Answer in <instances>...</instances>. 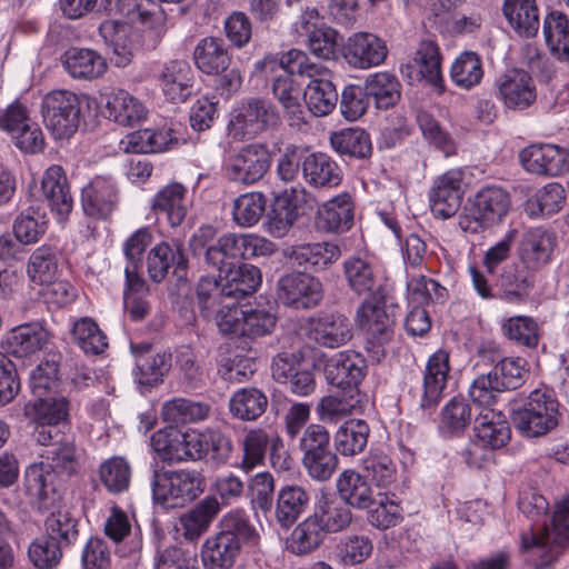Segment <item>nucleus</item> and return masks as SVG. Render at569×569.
Masks as SVG:
<instances>
[{
  "mask_svg": "<svg viewBox=\"0 0 569 569\" xmlns=\"http://www.w3.org/2000/svg\"><path fill=\"white\" fill-rule=\"evenodd\" d=\"M80 451L73 441L63 439L44 450V461L24 471L26 493L37 508L56 507L63 499L61 481L71 478L80 468Z\"/></svg>",
  "mask_w": 569,
  "mask_h": 569,
  "instance_id": "nucleus-1",
  "label": "nucleus"
},
{
  "mask_svg": "<svg viewBox=\"0 0 569 569\" xmlns=\"http://www.w3.org/2000/svg\"><path fill=\"white\" fill-rule=\"evenodd\" d=\"M520 511L535 522L543 519L542 525L535 528L531 533L521 536L522 546L526 549H539L546 561L556 559L569 545V496L556 505L550 525H547L549 505L543 496L526 490L520 493L518 502Z\"/></svg>",
  "mask_w": 569,
  "mask_h": 569,
  "instance_id": "nucleus-2",
  "label": "nucleus"
},
{
  "mask_svg": "<svg viewBox=\"0 0 569 569\" xmlns=\"http://www.w3.org/2000/svg\"><path fill=\"white\" fill-rule=\"evenodd\" d=\"M279 68L281 72L273 79L272 93L281 103L290 126L299 127L303 123L301 88L292 77L299 74L312 78L320 74L321 66L311 62L306 52L291 49L281 57Z\"/></svg>",
  "mask_w": 569,
  "mask_h": 569,
  "instance_id": "nucleus-3",
  "label": "nucleus"
},
{
  "mask_svg": "<svg viewBox=\"0 0 569 569\" xmlns=\"http://www.w3.org/2000/svg\"><path fill=\"white\" fill-rule=\"evenodd\" d=\"M273 251L274 244L263 237L229 232L218 237L214 247H209L203 261L209 269L221 274L229 268L237 267L241 260L268 257Z\"/></svg>",
  "mask_w": 569,
  "mask_h": 569,
  "instance_id": "nucleus-4",
  "label": "nucleus"
},
{
  "mask_svg": "<svg viewBox=\"0 0 569 569\" xmlns=\"http://www.w3.org/2000/svg\"><path fill=\"white\" fill-rule=\"evenodd\" d=\"M150 486L154 502L164 508H182L204 490V481L196 470H164L156 466Z\"/></svg>",
  "mask_w": 569,
  "mask_h": 569,
  "instance_id": "nucleus-5",
  "label": "nucleus"
},
{
  "mask_svg": "<svg viewBox=\"0 0 569 569\" xmlns=\"http://www.w3.org/2000/svg\"><path fill=\"white\" fill-rule=\"evenodd\" d=\"M511 204L510 194L498 186H486L469 198L458 218V226L465 232L478 233L501 222Z\"/></svg>",
  "mask_w": 569,
  "mask_h": 569,
  "instance_id": "nucleus-6",
  "label": "nucleus"
},
{
  "mask_svg": "<svg viewBox=\"0 0 569 569\" xmlns=\"http://www.w3.org/2000/svg\"><path fill=\"white\" fill-rule=\"evenodd\" d=\"M559 402L548 390L530 392L522 407L512 411L515 428L528 438H538L553 430L560 418Z\"/></svg>",
  "mask_w": 569,
  "mask_h": 569,
  "instance_id": "nucleus-7",
  "label": "nucleus"
},
{
  "mask_svg": "<svg viewBox=\"0 0 569 569\" xmlns=\"http://www.w3.org/2000/svg\"><path fill=\"white\" fill-rule=\"evenodd\" d=\"M299 449L303 453L302 465L311 479L327 481L331 478L338 467V457L331 450L326 427L309 425L299 440Z\"/></svg>",
  "mask_w": 569,
  "mask_h": 569,
  "instance_id": "nucleus-8",
  "label": "nucleus"
},
{
  "mask_svg": "<svg viewBox=\"0 0 569 569\" xmlns=\"http://www.w3.org/2000/svg\"><path fill=\"white\" fill-rule=\"evenodd\" d=\"M357 321L365 333V348L373 362H380L386 357V345L393 338V317L390 316L382 302L366 301L357 311Z\"/></svg>",
  "mask_w": 569,
  "mask_h": 569,
  "instance_id": "nucleus-9",
  "label": "nucleus"
},
{
  "mask_svg": "<svg viewBox=\"0 0 569 569\" xmlns=\"http://www.w3.org/2000/svg\"><path fill=\"white\" fill-rule=\"evenodd\" d=\"M80 111L79 97L69 90H53L42 99L43 122L58 139L70 138L77 131Z\"/></svg>",
  "mask_w": 569,
  "mask_h": 569,
  "instance_id": "nucleus-10",
  "label": "nucleus"
},
{
  "mask_svg": "<svg viewBox=\"0 0 569 569\" xmlns=\"http://www.w3.org/2000/svg\"><path fill=\"white\" fill-rule=\"evenodd\" d=\"M277 298L298 310L315 308L323 298L322 283L307 272L287 273L278 280Z\"/></svg>",
  "mask_w": 569,
  "mask_h": 569,
  "instance_id": "nucleus-11",
  "label": "nucleus"
},
{
  "mask_svg": "<svg viewBox=\"0 0 569 569\" xmlns=\"http://www.w3.org/2000/svg\"><path fill=\"white\" fill-rule=\"evenodd\" d=\"M270 164L268 148L261 143H250L229 158L226 171L233 182L253 184L263 178Z\"/></svg>",
  "mask_w": 569,
  "mask_h": 569,
  "instance_id": "nucleus-12",
  "label": "nucleus"
},
{
  "mask_svg": "<svg viewBox=\"0 0 569 569\" xmlns=\"http://www.w3.org/2000/svg\"><path fill=\"white\" fill-rule=\"evenodd\" d=\"M278 121L279 114L269 100L250 98L241 103L228 128L234 131V137H253L274 127Z\"/></svg>",
  "mask_w": 569,
  "mask_h": 569,
  "instance_id": "nucleus-13",
  "label": "nucleus"
},
{
  "mask_svg": "<svg viewBox=\"0 0 569 569\" xmlns=\"http://www.w3.org/2000/svg\"><path fill=\"white\" fill-rule=\"evenodd\" d=\"M323 373L327 382L336 389L360 392L359 385L367 375V361L356 351H340L326 360Z\"/></svg>",
  "mask_w": 569,
  "mask_h": 569,
  "instance_id": "nucleus-14",
  "label": "nucleus"
},
{
  "mask_svg": "<svg viewBox=\"0 0 569 569\" xmlns=\"http://www.w3.org/2000/svg\"><path fill=\"white\" fill-rule=\"evenodd\" d=\"M177 284L188 281V258L180 243L161 241L150 249L147 256V272L149 278L159 283L166 279L169 271Z\"/></svg>",
  "mask_w": 569,
  "mask_h": 569,
  "instance_id": "nucleus-15",
  "label": "nucleus"
},
{
  "mask_svg": "<svg viewBox=\"0 0 569 569\" xmlns=\"http://www.w3.org/2000/svg\"><path fill=\"white\" fill-rule=\"evenodd\" d=\"M99 33L111 48L118 68L128 67L141 49V36L130 23L108 20L100 24Z\"/></svg>",
  "mask_w": 569,
  "mask_h": 569,
  "instance_id": "nucleus-16",
  "label": "nucleus"
},
{
  "mask_svg": "<svg viewBox=\"0 0 569 569\" xmlns=\"http://www.w3.org/2000/svg\"><path fill=\"white\" fill-rule=\"evenodd\" d=\"M523 168L535 174L557 177L569 171V151L549 143L532 144L520 152Z\"/></svg>",
  "mask_w": 569,
  "mask_h": 569,
  "instance_id": "nucleus-17",
  "label": "nucleus"
},
{
  "mask_svg": "<svg viewBox=\"0 0 569 569\" xmlns=\"http://www.w3.org/2000/svg\"><path fill=\"white\" fill-rule=\"evenodd\" d=\"M388 54L386 42L370 32H357L348 38L342 48L345 61L356 69H369L381 64Z\"/></svg>",
  "mask_w": 569,
  "mask_h": 569,
  "instance_id": "nucleus-18",
  "label": "nucleus"
},
{
  "mask_svg": "<svg viewBox=\"0 0 569 569\" xmlns=\"http://www.w3.org/2000/svg\"><path fill=\"white\" fill-rule=\"evenodd\" d=\"M462 173L448 171L435 180L429 194L430 208L435 217L448 219L456 214L462 201Z\"/></svg>",
  "mask_w": 569,
  "mask_h": 569,
  "instance_id": "nucleus-19",
  "label": "nucleus"
},
{
  "mask_svg": "<svg viewBox=\"0 0 569 569\" xmlns=\"http://www.w3.org/2000/svg\"><path fill=\"white\" fill-rule=\"evenodd\" d=\"M499 98L508 109L525 110L537 99L532 77L522 69H512L498 80Z\"/></svg>",
  "mask_w": 569,
  "mask_h": 569,
  "instance_id": "nucleus-20",
  "label": "nucleus"
},
{
  "mask_svg": "<svg viewBox=\"0 0 569 569\" xmlns=\"http://www.w3.org/2000/svg\"><path fill=\"white\" fill-rule=\"evenodd\" d=\"M450 356L445 349L437 350L427 361L420 408L431 410L440 402L450 371Z\"/></svg>",
  "mask_w": 569,
  "mask_h": 569,
  "instance_id": "nucleus-21",
  "label": "nucleus"
},
{
  "mask_svg": "<svg viewBox=\"0 0 569 569\" xmlns=\"http://www.w3.org/2000/svg\"><path fill=\"white\" fill-rule=\"evenodd\" d=\"M309 337L321 347L336 349L353 337V325L342 313H329L310 319Z\"/></svg>",
  "mask_w": 569,
  "mask_h": 569,
  "instance_id": "nucleus-22",
  "label": "nucleus"
},
{
  "mask_svg": "<svg viewBox=\"0 0 569 569\" xmlns=\"http://www.w3.org/2000/svg\"><path fill=\"white\" fill-rule=\"evenodd\" d=\"M287 256L303 272H320L336 263L341 257L340 247L332 242H313L292 246Z\"/></svg>",
  "mask_w": 569,
  "mask_h": 569,
  "instance_id": "nucleus-23",
  "label": "nucleus"
},
{
  "mask_svg": "<svg viewBox=\"0 0 569 569\" xmlns=\"http://www.w3.org/2000/svg\"><path fill=\"white\" fill-rule=\"evenodd\" d=\"M107 118L124 126L133 127L147 116V109L136 97L123 89H112L100 94Z\"/></svg>",
  "mask_w": 569,
  "mask_h": 569,
  "instance_id": "nucleus-24",
  "label": "nucleus"
},
{
  "mask_svg": "<svg viewBox=\"0 0 569 569\" xmlns=\"http://www.w3.org/2000/svg\"><path fill=\"white\" fill-rule=\"evenodd\" d=\"M309 506L310 493L302 486H282L276 493L272 509L274 520L282 529H289L308 510Z\"/></svg>",
  "mask_w": 569,
  "mask_h": 569,
  "instance_id": "nucleus-25",
  "label": "nucleus"
},
{
  "mask_svg": "<svg viewBox=\"0 0 569 569\" xmlns=\"http://www.w3.org/2000/svg\"><path fill=\"white\" fill-rule=\"evenodd\" d=\"M556 247V236L542 228H533L523 233L518 256L522 263L539 270L551 260Z\"/></svg>",
  "mask_w": 569,
  "mask_h": 569,
  "instance_id": "nucleus-26",
  "label": "nucleus"
},
{
  "mask_svg": "<svg viewBox=\"0 0 569 569\" xmlns=\"http://www.w3.org/2000/svg\"><path fill=\"white\" fill-rule=\"evenodd\" d=\"M61 63L72 78L89 81L102 77L108 68L106 59L96 50L77 47L61 56Z\"/></svg>",
  "mask_w": 569,
  "mask_h": 569,
  "instance_id": "nucleus-27",
  "label": "nucleus"
},
{
  "mask_svg": "<svg viewBox=\"0 0 569 569\" xmlns=\"http://www.w3.org/2000/svg\"><path fill=\"white\" fill-rule=\"evenodd\" d=\"M159 80L164 96L173 103L184 102L192 94L193 72L187 61L164 63Z\"/></svg>",
  "mask_w": 569,
  "mask_h": 569,
  "instance_id": "nucleus-28",
  "label": "nucleus"
},
{
  "mask_svg": "<svg viewBox=\"0 0 569 569\" xmlns=\"http://www.w3.org/2000/svg\"><path fill=\"white\" fill-rule=\"evenodd\" d=\"M355 206L349 193H341L322 203L317 211V227L326 232H343L353 224Z\"/></svg>",
  "mask_w": 569,
  "mask_h": 569,
  "instance_id": "nucleus-29",
  "label": "nucleus"
},
{
  "mask_svg": "<svg viewBox=\"0 0 569 569\" xmlns=\"http://www.w3.org/2000/svg\"><path fill=\"white\" fill-rule=\"evenodd\" d=\"M41 189L51 211L64 219L73 207L64 170L60 166L49 167L42 178Z\"/></svg>",
  "mask_w": 569,
  "mask_h": 569,
  "instance_id": "nucleus-30",
  "label": "nucleus"
},
{
  "mask_svg": "<svg viewBox=\"0 0 569 569\" xmlns=\"http://www.w3.org/2000/svg\"><path fill=\"white\" fill-rule=\"evenodd\" d=\"M117 202L114 184L102 177H97L81 192V203L87 216L107 218Z\"/></svg>",
  "mask_w": 569,
  "mask_h": 569,
  "instance_id": "nucleus-31",
  "label": "nucleus"
},
{
  "mask_svg": "<svg viewBox=\"0 0 569 569\" xmlns=\"http://www.w3.org/2000/svg\"><path fill=\"white\" fill-rule=\"evenodd\" d=\"M502 13L519 37L532 38L538 33L540 19L536 0H503Z\"/></svg>",
  "mask_w": 569,
  "mask_h": 569,
  "instance_id": "nucleus-32",
  "label": "nucleus"
},
{
  "mask_svg": "<svg viewBox=\"0 0 569 569\" xmlns=\"http://www.w3.org/2000/svg\"><path fill=\"white\" fill-rule=\"evenodd\" d=\"M213 533L209 536L200 550L203 569H232L241 555L242 548L236 542Z\"/></svg>",
  "mask_w": 569,
  "mask_h": 569,
  "instance_id": "nucleus-33",
  "label": "nucleus"
},
{
  "mask_svg": "<svg viewBox=\"0 0 569 569\" xmlns=\"http://www.w3.org/2000/svg\"><path fill=\"white\" fill-rule=\"evenodd\" d=\"M305 180L313 187H337L342 180V171L327 153L317 152L305 157L301 162Z\"/></svg>",
  "mask_w": 569,
  "mask_h": 569,
  "instance_id": "nucleus-34",
  "label": "nucleus"
},
{
  "mask_svg": "<svg viewBox=\"0 0 569 569\" xmlns=\"http://www.w3.org/2000/svg\"><path fill=\"white\" fill-rule=\"evenodd\" d=\"M337 490L340 500L349 508L367 509L376 502L373 490L367 478L351 469L340 473L337 479Z\"/></svg>",
  "mask_w": 569,
  "mask_h": 569,
  "instance_id": "nucleus-35",
  "label": "nucleus"
},
{
  "mask_svg": "<svg viewBox=\"0 0 569 569\" xmlns=\"http://www.w3.org/2000/svg\"><path fill=\"white\" fill-rule=\"evenodd\" d=\"M196 298L201 316L209 321L233 300L224 284L212 276H202L199 279Z\"/></svg>",
  "mask_w": 569,
  "mask_h": 569,
  "instance_id": "nucleus-36",
  "label": "nucleus"
},
{
  "mask_svg": "<svg viewBox=\"0 0 569 569\" xmlns=\"http://www.w3.org/2000/svg\"><path fill=\"white\" fill-rule=\"evenodd\" d=\"M48 338L47 330L40 323H24L12 329L7 337V351L17 358H24L40 351Z\"/></svg>",
  "mask_w": 569,
  "mask_h": 569,
  "instance_id": "nucleus-37",
  "label": "nucleus"
},
{
  "mask_svg": "<svg viewBox=\"0 0 569 569\" xmlns=\"http://www.w3.org/2000/svg\"><path fill=\"white\" fill-rule=\"evenodd\" d=\"M312 516L318 520L327 535L347 530L353 520L351 509L346 502L327 496L317 502Z\"/></svg>",
  "mask_w": 569,
  "mask_h": 569,
  "instance_id": "nucleus-38",
  "label": "nucleus"
},
{
  "mask_svg": "<svg viewBox=\"0 0 569 569\" xmlns=\"http://www.w3.org/2000/svg\"><path fill=\"white\" fill-rule=\"evenodd\" d=\"M361 392L336 389L333 393L320 399L316 410L321 421L332 423L361 410Z\"/></svg>",
  "mask_w": 569,
  "mask_h": 569,
  "instance_id": "nucleus-39",
  "label": "nucleus"
},
{
  "mask_svg": "<svg viewBox=\"0 0 569 569\" xmlns=\"http://www.w3.org/2000/svg\"><path fill=\"white\" fill-rule=\"evenodd\" d=\"M475 432L482 447L500 449L511 438V429L493 410L480 411L475 418Z\"/></svg>",
  "mask_w": 569,
  "mask_h": 569,
  "instance_id": "nucleus-40",
  "label": "nucleus"
},
{
  "mask_svg": "<svg viewBox=\"0 0 569 569\" xmlns=\"http://www.w3.org/2000/svg\"><path fill=\"white\" fill-rule=\"evenodd\" d=\"M187 189L178 182L162 188L153 198L152 208L156 212L167 216L172 227L180 226L188 212Z\"/></svg>",
  "mask_w": 569,
  "mask_h": 569,
  "instance_id": "nucleus-41",
  "label": "nucleus"
},
{
  "mask_svg": "<svg viewBox=\"0 0 569 569\" xmlns=\"http://www.w3.org/2000/svg\"><path fill=\"white\" fill-rule=\"evenodd\" d=\"M220 510L214 497H207L196 508L180 517L182 537L190 542L197 541L208 529Z\"/></svg>",
  "mask_w": 569,
  "mask_h": 569,
  "instance_id": "nucleus-42",
  "label": "nucleus"
},
{
  "mask_svg": "<svg viewBox=\"0 0 569 569\" xmlns=\"http://www.w3.org/2000/svg\"><path fill=\"white\" fill-rule=\"evenodd\" d=\"M193 60L197 68L207 74L218 73L231 63L223 39L217 37L201 39L194 48Z\"/></svg>",
  "mask_w": 569,
  "mask_h": 569,
  "instance_id": "nucleus-43",
  "label": "nucleus"
},
{
  "mask_svg": "<svg viewBox=\"0 0 569 569\" xmlns=\"http://www.w3.org/2000/svg\"><path fill=\"white\" fill-rule=\"evenodd\" d=\"M62 501L52 508H38L48 511L49 516L44 521L46 535L57 541L63 548L76 543L79 537L78 520L62 508Z\"/></svg>",
  "mask_w": 569,
  "mask_h": 569,
  "instance_id": "nucleus-44",
  "label": "nucleus"
},
{
  "mask_svg": "<svg viewBox=\"0 0 569 569\" xmlns=\"http://www.w3.org/2000/svg\"><path fill=\"white\" fill-rule=\"evenodd\" d=\"M219 279L224 280L223 284L233 300H239L258 289L261 283V272L252 264L238 262L237 267H231L219 274Z\"/></svg>",
  "mask_w": 569,
  "mask_h": 569,
  "instance_id": "nucleus-45",
  "label": "nucleus"
},
{
  "mask_svg": "<svg viewBox=\"0 0 569 569\" xmlns=\"http://www.w3.org/2000/svg\"><path fill=\"white\" fill-rule=\"evenodd\" d=\"M542 32L551 53L569 61V18L561 11H550L543 19Z\"/></svg>",
  "mask_w": 569,
  "mask_h": 569,
  "instance_id": "nucleus-46",
  "label": "nucleus"
},
{
  "mask_svg": "<svg viewBox=\"0 0 569 569\" xmlns=\"http://www.w3.org/2000/svg\"><path fill=\"white\" fill-rule=\"evenodd\" d=\"M210 413V403L184 398H176L164 402L161 410L163 420L177 426L203 421Z\"/></svg>",
  "mask_w": 569,
  "mask_h": 569,
  "instance_id": "nucleus-47",
  "label": "nucleus"
},
{
  "mask_svg": "<svg viewBox=\"0 0 569 569\" xmlns=\"http://www.w3.org/2000/svg\"><path fill=\"white\" fill-rule=\"evenodd\" d=\"M267 396L258 388H242L229 399L231 416L241 421H256L268 408Z\"/></svg>",
  "mask_w": 569,
  "mask_h": 569,
  "instance_id": "nucleus-48",
  "label": "nucleus"
},
{
  "mask_svg": "<svg viewBox=\"0 0 569 569\" xmlns=\"http://www.w3.org/2000/svg\"><path fill=\"white\" fill-rule=\"evenodd\" d=\"M369 433L370 428L365 420L350 419L335 433V448L345 457L357 456L366 449Z\"/></svg>",
  "mask_w": 569,
  "mask_h": 569,
  "instance_id": "nucleus-49",
  "label": "nucleus"
},
{
  "mask_svg": "<svg viewBox=\"0 0 569 569\" xmlns=\"http://www.w3.org/2000/svg\"><path fill=\"white\" fill-rule=\"evenodd\" d=\"M413 62L419 76L441 93L445 84L439 47L431 40L421 41L415 52Z\"/></svg>",
  "mask_w": 569,
  "mask_h": 569,
  "instance_id": "nucleus-50",
  "label": "nucleus"
},
{
  "mask_svg": "<svg viewBox=\"0 0 569 569\" xmlns=\"http://www.w3.org/2000/svg\"><path fill=\"white\" fill-rule=\"evenodd\" d=\"M326 536L318 520L310 515L292 530L287 549L297 556L309 555L323 543Z\"/></svg>",
  "mask_w": 569,
  "mask_h": 569,
  "instance_id": "nucleus-51",
  "label": "nucleus"
},
{
  "mask_svg": "<svg viewBox=\"0 0 569 569\" xmlns=\"http://www.w3.org/2000/svg\"><path fill=\"white\" fill-rule=\"evenodd\" d=\"M149 288L140 274H133L126 270V286L123 290V308L133 321L143 320L150 312V303L147 300Z\"/></svg>",
  "mask_w": 569,
  "mask_h": 569,
  "instance_id": "nucleus-52",
  "label": "nucleus"
},
{
  "mask_svg": "<svg viewBox=\"0 0 569 569\" xmlns=\"http://www.w3.org/2000/svg\"><path fill=\"white\" fill-rule=\"evenodd\" d=\"M536 271L521 261L507 266L499 278V284L503 289L502 298L511 302L523 297L533 286Z\"/></svg>",
  "mask_w": 569,
  "mask_h": 569,
  "instance_id": "nucleus-53",
  "label": "nucleus"
},
{
  "mask_svg": "<svg viewBox=\"0 0 569 569\" xmlns=\"http://www.w3.org/2000/svg\"><path fill=\"white\" fill-rule=\"evenodd\" d=\"M303 98L308 110L313 116L325 117L337 107L339 94L330 80L313 79L308 83Z\"/></svg>",
  "mask_w": 569,
  "mask_h": 569,
  "instance_id": "nucleus-54",
  "label": "nucleus"
},
{
  "mask_svg": "<svg viewBox=\"0 0 569 569\" xmlns=\"http://www.w3.org/2000/svg\"><path fill=\"white\" fill-rule=\"evenodd\" d=\"M59 252L52 246L37 248L29 258L27 273L38 284L50 283L59 273Z\"/></svg>",
  "mask_w": 569,
  "mask_h": 569,
  "instance_id": "nucleus-55",
  "label": "nucleus"
},
{
  "mask_svg": "<svg viewBox=\"0 0 569 569\" xmlns=\"http://www.w3.org/2000/svg\"><path fill=\"white\" fill-rule=\"evenodd\" d=\"M24 413L40 425L56 426L67 419L69 402L64 397L37 398V400H28Z\"/></svg>",
  "mask_w": 569,
  "mask_h": 569,
  "instance_id": "nucleus-56",
  "label": "nucleus"
},
{
  "mask_svg": "<svg viewBox=\"0 0 569 569\" xmlns=\"http://www.w3.org/2000/svg\"><path fill=\"white\" fill-rule=\"evenodd\" d=\"M330 143L338 153L358 159L369 158L372 153L370 137L360 128H348L333 132Z\"/></svg>",
  "mask_w": 569,
  "mask_h": 569,
  "instance_id": "nucleus-57",
  "label": "nucleus"
},
{
  "mask_svg": "<svg viewBox=\"0 0 569 569\" xmlns=\"http://www.w3.org/2000/svg\"><path fill=\"white\" fill-rule=\"evenodd\" d=\"M366 88L369 99L373 100L378 109L387 110L400 100V82L396 76L388 72H378L368 77Z\"/></svg>",
  "mask_w": 569,
  "mask_h": 569,
  "instance_id": "nucleus-58",
  "label": "nucleus"
},
{
  "mask_svg": "<svg viewBox=\"0 0 569 569\" xmlns=\"http://www.w3.org/2000/svg\"><path fill=\"white\" fill-rule=\"evenodd\" d=\"M99 478L110 493H122L130 487L131 466L123 457H111L101 463Z\"/></svg>",
  "mask_w": 569,
  "mask_h": 569,
  "instance_id": "nucleus-59",
  "label": "nucleus"
},
{
  "mask_svg": "<svg viewBox=\"0 0 569 569\" xmlns=\"http://www.w3.org/2000/svg\"><path fill=\"white\" fill-rule=\"evenodd\" d=\"M71 335L73 341L87 355H101L108 348L107 336L91 318L84 317L76 321Z\"/></svg>",
  "mask_w": 569,
  "mask_h": 569,
  "instance_id": "nucleus-60",
  "label": "nucleus"
},
{
  "mask_svg": "<svg viewBox=\"0 0 569 569\" xmlns=\"http://www.w3.org/2000/svg\"><path fill=\"white\" fill-rule=\"evenodd\" d=\"M218 531L221 538L230 540L232 538L238 546L242 548L244 542L253 540L257 536L254 527L243 510L236 509L226 513L219 521Z\"/></svg>",
  "mask_w": 569,
  "mask_h": 569,
  "instance_id": "nucleus-61",
  "label": "nucleus"
},
{
  "mask_svg": "<svg viewBox=\"0 0 569 569\" xmlns=\"http://www.w3.org/2000/svg\"><path fill=\"white\" fill-rule=\"evenodd\" d=\"M171 365V355L167 352L138 358L133 370L134 379L139 386L152 387L162 381Z\"/></svg>",
  "mask_w": 569,
  "mask_h": 569,
  "instance_id": "nucleus-62",
  "label": "nucleus"
},
{
  "mask_svg": "<svg viewBox=\"0 0 569 569\" xmlns=\"http://www.w3.org/2000/svg\"><path fill=\"white\" fill-rule=\"evenodd\" d=\"M450 77L462 89L477 86L483 77L480 57L472 51L462 52L452 63Z\"/></svg>",
  "mask_w": 569,
  "mask_h": 569,
  "instance_id": "nucleus-63",
  "label": "nucleus"
},
{
  "mask_svg": "<svg viewBox=\"0 0 569 569\" xmlns=\"http://www.w3.org/2000/svg\"><path fill=\"white\" fill-rule=\"evenodd\" d=\"M46 229V216L34 206L23 210L13 223L16 239L23 244L37 242L44 234Z\"/></svg>",
  "mask_w": 569,
  "mask_h": 569,
  "instance_id": "nucleus-64",
  "label": "nucleus"
}]
</instances>
